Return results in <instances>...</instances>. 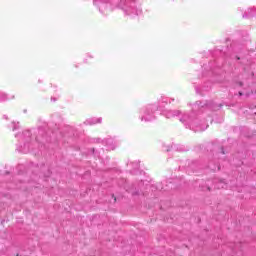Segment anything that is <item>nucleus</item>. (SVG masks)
<instances>
[{
    "mask_svg": "<svg viewBox=\"0 0 256 256\" xmlns=\"http://www.w3.org/2000/svg\"><path fill=\"white\" fill-rule=\"evenodd\" d=\"M239 95L241 96V95H243V93H242V92H239Z\"/></svg>",
    "mask_w": 256,
    "mask_h": 256,
    "instance_id": "obj_1",
    "label": "nucleus"
}]
</instances>
